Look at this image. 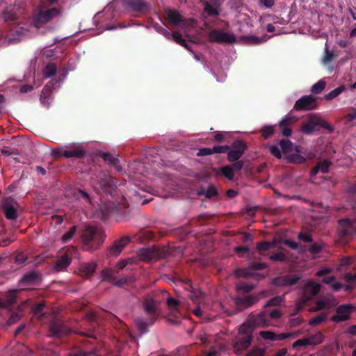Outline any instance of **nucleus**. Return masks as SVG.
Here are the masks:
<instances>
[{
  "label": "nucleus",
  "mask_w": 356,
  "mask_h": 356,
  "mask_svg": "<svg viewBox=\"0 0 356 356\" xmlns=\"http://www.w3.org/2000/svg\"><path fill=\"white\" fill-rule=\"evenodd\" d=\"M72 195L74 197V199L76 200L83 201L84 202H86V203L91 202V198H90V195L87 192H86L83 190H81L79 188H76V189L73 190Z\"/></svg>",
  "instance_id": "cd10ccee"
},
{
  "label": "nucleus",
  "mask_w": 356,
  "mask_h": 356,
  "mask_svg": "<svg viewBox=\"0 0 356 356\" xmlns=\"http://www.w3.org/2000/svg\"><path fill=\"white\" fill-rule=\"evenodd\" d=\"M49 330L50 335L53 337H61L72 332L62 321L58 318H54L51 321Z\"/></svg>",
  "instance_id": "9b49d317"
},
{
  "label": "nucleus",
  "mask_w": 356,
  "mask_h": 356,
  "mask_svg": "<svg viewBox=\"0 0 356 356\" xmlns=\"http://www.w3.org/2000/svg\"><path fill=\"white\" fill-rule=\"evenodd\" d=\"M104 238L105 234L102 229L92 226L86 227L81 234L83 250L92 252L99 249Z\"/></svg>",
  "instance_id": "f257e3e1"
},
{
  "label": "nucleus",
  "mask_w": 356,
  "mask_h": 356,
  "mask_svg": "<svg viewBox=\"0 0 356 356\" xmlns=\"http://www.w3.org/2000/svg\"><path fill=\"white\" fill-rule=\"evenodd\" d=\"M309 345H311L309 339H308V338H303L295 341L293 344V347L296 348L298 347H305Z\"/></svg>",
  "instance_id": "6e6d98bb"
},
{
  "label": "nucleus",
  "mask_w": 356,
  "mask_h": 356,
  "mask_svg": "<svg viewBox=\"0 0 356 356\" xmlns=\"http://www.w3.org/2000/svg\"><path fill=\"white\" fill-rule=\"evenodd\" d=\"M204 10L209 16H218L219 9L217 6L212 5L211 3L205 1L203 3Z\"/></svg>",
  "instance_id": "c756f323"
},
{
  "label": "nucleus",
  "mask_w": 356,
  "mask_h": 356,
  "mask_svg": "<svg viewBox=\"0 0 356 356\" xmlns=\"http://www.w3.org/2000/svg\"><path fill=\"white\" fill-rule=\"evenodd\" d=\"M213 154L212 148L202 147L200 148L197 154L198 156H203Z\"/></svg>",
  "instance_id": "69168bd1"
},
{
  "label": "nucleus",
  "mask_w": 356,
  "mask_h": 356,
  "mask_svg": "<svg viewBox=\"0 0 356 356\" xmlns=\"http://www.w3.org/2000/svg\"><path fill=\"white\" fill-rule=\"evenodd\" d=\"M1 15L3 20L6 22H13L16 19V13L10 8L4 9Z\"/></svg>",
  "instance_id": "2f4dec72"
},
{
  "label": "nucleus",
  "mask_w": 356,
  "mask_h": 356,
  "mask_svg": "<svg viewBox=\"0 0 356 356\" xmlns=\"http://www.w3.org/2000/svg\"><path fill=\"white\" fill-rule=\"evenodd\" d=\"M326 83L323 80H320L314 84L311 88V92L314 94H320L325 88Z\"/></svg>",
  "instance_id": "a19ab883"
},
{
  "label": "nucleus",
  "mask_w": 356,
  "mask_h": 356,
  "mask_svg": "<svg viewBox=\"0 0 356 356\" xmlns=\"http://www.w3.org/2000/svg\"><path fill=\"white\" fill-rule=\"evenodd\" d=\"M76 230H77L76 226H75V225L72 226L70 228V229L63 235V236L61 238L62 242L64 243H68L69 241H70L73 238L74 234H76Z\"/></svg>",
  "instance_id": "473e14b6"
},
{
  "label": "nucleus",
  "mask_w": 356,
  "mask_h": 356,
  "mask_svg": "<svg viewBox=\"0 0 356 356\" xmlns=\"http://www.w3.org/2000/svg\"><path fill=\"white\" fill-rule=\"evenodd\" d=\"M265 350L263 348L254 346L246 356H264Z\"/></svg>",
  "instance_id": "864d4df0"
},
{
  "label": "nucleus",
  "mask_w": 356,
  "mask_h": 356,
  "mask_svg": "<svg viewBox=\"0 0 356 356\" xmlns=\"http://www.w3.org/2000/svg\"><path fill=\"white\" fill-rule=\"evenodd\" d=\"M229 145H216L212 147L213 154L226 153L229 150Z\"/></svg>",
  "instance_id": "5fc2aeb1"
},
{
  "label": "nucleus",
  "mask_w": 356,
  "mask_h": 356,
  "mask_svg": "<svg viewBox=\"0 0 356 356\" xmlns=\"http://www.w3.org/2000/svg\"><path fill=\"white\" fill-rule=\"evenodd\" d=\"M259 335L264 339L272 341H276L277 334L272 331H261L259 332Z\"/></svg>",
  "instance_id": "8fccbe9b"
},
{
  "label": "nucleus",
  "mask_w": 356,
  "mask_h": 356,
  "mask_svg": "<svg viewBox=\"0 0 356 356\" xmlns=\"http://www.w3.org/2000/svg\"><path fill=\"white\" fill-rule=\"evenodd\" d=\"M101 275L104 281H108L111 283L113 280H115V277L113 275V271L109 268H105L102 270Z\"/></svg>",
  "instance_id": "79ce46f5"
},
{
  "label": "nucleus",
  "mask_w": 356,
  "mask_h": 356,
  "mask_svg": "<svg viewBox=\"0 0 356 356\" xmlns=\"http://www.w3.org/2000/svg\"><path fill=\"white\" fill-rule=\"evenodd\" d=\"M97 263L95 261L81 262L79 264L76 272L85 278H90L95 272Z\"/></svg>",
  "instance_id": "6ab92c4d"
},
{
  "label": "nucleus",
  "mask_w": 356,
  "mask_h": 356,
  "mask_svg": "<svg viewBox=\"0 0 356 356\" xmlns=\"http://www.w3.org/2000/svg\"><path fill=\"white\" fill-rule=\"evenodd\" d=\"M252 339V329L248 325H241L238 330V336L236 338L233 345L234 352L236 355H241L250 346Z\"/></svg>",
  "instance_id": "f03ea898"
},
{
  "label": "nucleus",
  "mask_w": 356,
  "mask_h": 356,
  "mask_svg": "<svg viewBox=\"0 0 356 356\" xmlns=\"http://www.w3.org/2000/svg\"><path fill=\"white\" fill-rule=\"evenodd\" d=\"M208 39L211 42L220 44H234L236 42V36L233 33L223 32L219 29H213L208 34Z\"/></svg>",
  "instance_id": "0eeeda50"
},
{
  "label": "nucleus",
  "mask_w": 356,
  "mask_h": 356,
  "mask_svg": "<svg viewBox=\"0 0 356 356\" xmlns=\"http://www.w3.org/2000/svg\"><path fill=\"white\" fill-rule=\"evenodd\" d=\"M122 6L134 17H139L149 10V5L145 0H122Z\"/></svg>",
  "instance_id": "7ed1b4c3"
},
{
  "label": "nucleus",
  "mask_w": 356,
  "mask_h": 356,
  "mask_svg": "<svg viewBox=\"0 0 356 356\" xmlns=\"http://www.w3.org/2000/svg\"><path fill=\"white\" fill-rule=\"evenodd\" d=\"M143 307L149 317L150 325H153L160 314L157 302L153 298L147 297L143 300Z\"/></svg>",
  "instance_id": "9d476101"
},
{
  "label": "nucleus",
  "mask_w": 356,
  "mask_h": 356,
  "mask_svg": "<svg viewBox=\"0 0 356 356\" xmlns=\"http://www.w3.org/2000/svg\"><path fill=\"white\" fill-rule=\"evenodd\" d=\"M230 149L227 152V160L229 162H234L238 160L247 149V145L243 140H234L229 146Z\"/></svg>",
  "instance_id": "1a4fd4ad"
},
{
  "label": "nucleus",
  "mask_w": 356,
  "mask_h": 356,
  "mask_svg": "<svg viewBox=\"0 0 356 356\" xmlns=\"http://www.w3.org/2000/svg\"><path fill=\"white\" fill-rule=\"evenodd\" d=\"M284 302V298L283 296H275L265 304L264 307L280 306Z\"/></svg>",
  "instance_id": "4c0bfd02"
},
{
  "label": "nucleus",
  "mask_w": 356,
  "mask_h": 356,
  "mask_svg": "<svg viewBox=\"0 0 356 356\" xmlns=\"http://www.w3.org/2000/svg\"><path fill=\"white\" fill-rule=\"evenodd\" d=\"M246 40L249 42H250L251 44H259L265 41H266V36H263V37H257V36H254V35H250V36H247L245 38Z\"/></svg>",
  "instance_id": "3c124183"
},
{
  "label": "nucleus",
  "mask_w": 356,
  "mask_h": 356,
  "mask_svg": "<svg viewBox=\"0 0 356 356\" xmlns=\"http://www.w3.org/2000/svg\"><path fill=\"white\" fill-rule=\"evenodd\" d=\"M272 246L271 243L268 241H262L257 244V249L259 252H264L269 250Z\"/></svg>",
  "instance_id": "4d7b16f0"
},
{
  "label": "nucleus",
  "mask_w": 356,
  "mask_h": 356,
  "mask_svg": "<svg viewBox=\"0 0 356 356\" xmlns=\"http://www.w3.org/2000/svg\"><path fill=\"white\" fill-rule=\"evenodd\" d=\"M259 301L257 296L252 294H238L234 298V302L239 311H243L254 305Z\"/></svg>",
  "instance_id": "ddd939ff"
},
{
  "label": "nucleus",
  "mask_w": 356,
  "mask_h": 356,
  "mask_svg": "<svg viewBox=\"0 0 356 356\" xmlns=\"http://www.w3.org/2000/svg\"><path fill=\"white\" fill-rule=\"evenodd\" d=\"M269 258L273 261H283L286 257L282 252H275L270 255Z\"/></svg>",
  "instance_id": "e2e57ef3"
},
{
  "label": "nucleus",
  "mask_w": 356,
  "mask_h": 356,
  "mask_svg": "<svg viewBox=\"0 0 356 356\" xmlns=\"http://www.w3.org/2000/svg\"><path fill=\"white\" fill-rule=\"evenodd\" d=\"M102 158L104 161L108 162L109 164L115 167H117L119 163V160L113 154L108 152H104L102 154Z\"/></svg>",
  "instance_id": "e433bc0d"
},
{
  "label": "nucleus",
  "mask_w": 356,
  "mask_h": 356,
  "mask_svg": "<svg viewBox=\"0 0 356 356\" xmlns=\"http://www.w3.org/2000/svg\"><path fill=\"white\" fill-rule=\"evenodd\" d=\"M46 307V303L44 301L40 302L37 305H34L32 308L33 313L34 315L38 316L39 318L44 316V314L42 313V310Z\"/></svg>",
  "instance_id": "ea45409f"
},
{
  "label": "nucleus",
  "mask_w": 356,
  "mask_h": 356,
  "mask_svg": "<svg viewBox=\"0 0 356 356\" xmlns=\"http://www.w3.org/2000/svg\"><path fill=\"white\" fill-rule=\"evenodd\" d=\"M298 238L299 241L305 243H312L313 241L311 234H307L302 232L298 234Z\"/></svg>",
  "instance_id": "13d9d810"
},
{
  "label": "nucleus",
  "mask_w": 356,
  "mask_h": 356,
  "mask_svg": "<svg viewBox=\"0 0 356 356\" xmlns=\"http://www.w3.org/2000/svg\"><path fill=\"white\" fill-rule=\"evenodd\" d=\"M70 356H93V353L92 352L80 350L72 353Z\"/></svg>",
  "instance_id": "338daca9"
},
{
  "label": "nucleus",
  "mask_w": 356,
  "mask_h": 356,
  "mask_svg": "<svg viewBox=\"0 0 356 356\" xmlns=\"http://www.w3.org/2000/svg\"><path fill=\"white\" fill-rule=\"evenodd\" d=\"M59 15L58 9L52 8L47 10H40L33 18L35 25L38 27L50 22Z\"/></svg>",
  "instance_id": "f8f14e48"
},
{
  "label": "nucleus",
  "mask_w": 356,
  "mask_h": 356,
  "mask_svg": "<svg viewBox=\"0 0 356 356\" xmlns=\"http://www.w3.org/2000/svg\"><path fill=\"white\" fill-rule=\"evenodd\" d=\"M279 144L284 153L286 154L291 151L293 143L289 139H282Z\"/></svg>",
  "instance_id": "49530a36"
},
{
  "label": "nucleus",
  "mask_w": 356,
  "mask_h": 356,
  "mask_svg": "<svg viewBox=\"0 0 356 356\" xmlns=\"http://www.w3.org/2000/svg\"><path fill=\"white\" fill-rule=\"evenodd\" d=\"M136 324L140 331L142 332H145L147 331L148 326L151 325L150 322L149 321V318L147 321H145L141 318H137L135 320Z\"/></svg>",
  "instance_id": "58836bf2"
},
{
  "label": "nucleus",
  "mask_w": 356,
  "mask_h": 356,
  "mask_svg": "<svg viewBox=\"0 0 356 356\" xmlns=\"http://www.w3.org/2000/svg\"><path fill=\"white\" fill-rule=\"evenodd\" d=\"M39 281V274L34 271L25 274L21 280L23 285L29 286L36 284Z\"/></svg>",
  "instance_id": "a878e982"
},
{
  "label": "nucleus",
  "mask_w": 356,
  "mask_h": 356,
  "mask_svg": "<svg viewBox=\"0 0 356 356\" xmlns=\"http://www.w3.org/2000/svg\"><path fill=\"white\" fill-rule=\"evenodd\" d=\"M326 319L327 315L325 314H321L311 318L309 321V325L316 326L324 322Z\"/></svg>",
  "instance_id": "37998d69"
},
{
  "label": "nucleus",
  "mask_w": 356,
  "mask_h": 356,
  "mask_svg": "<svg viewBox=\"0 0 356 356\" xmlns=\"http://www.w3.org/2000/svg\"><path fill=\"white\" fill-rule=\"evenodd\" d=\"M267 266V264L265 263L253 262L249 268H237L235 270L234 274L236 277H244L245 279L252 277L254 280H259L261 277V275L252 271L263 270L266 268Z\"/></svg>",
  "instance_id": "20e7f679"
},
{
  "label": "nucleus",
  "mask_w": 356,
  "mask_h": 356,
  "mask_svg": "<svg viewBox=\"0 0 356 356\" xmlns=\"http://www.w3.org/2000/svg\"><path fill=\"white\" fill-rule=\"evenodd\" d=\"M130 238L124 236L114 241L113 244L108 248V254L116 257L120 255L123 248L129 243Z\"/></svg>",
  "instance_id": "a211bd4d"
},
{
  "label": "nucleus",
  "mask_w": 356,
  "mask_h": 356,
  "mask_svg": "<svg viewBox=\"0 0 356 356\" xmlns=\"http://www.w3.org/2000/svg\"><path fill=\"white\" fill-rule=\"evenodd\" d=\"M172 39H173V40L175 42H177V44L184 47L188 51H192L190 46L187 44L186 41L182 38L181 35L179 33H177V32L172 33Z\"/></svg>",
  "instance_id": "7c9ffc66"
},
{
  "label": "nucleus",
  "mask_w": 356,
  "mask_h": 356,
  "mask_svg": "<svg viewBox=\"0 0 356 356\" xmlns=\"http://www.w3.org/2000/svg\"><path fill=\"white\" fill-rule=\"evenodd\" d=\"M321 250L322 245L318 243H313L308 248L309 252L313 254H318Z\"/></svg>",
  "instance_id": "052dcab7"
},
{
  "label": "nucleus",
  "mask_w": 356,
  "mask_h": 356,
  "mask_svg": "<svg viewBox=\"0 0 356 356\" xmlns=\"http://www.w3.org/2000/svg\"><path fill=\"white\" fill-rule=\"evenodd\" d=\"M270 321L268 318L266 312H261L257 314H251L246 323L241 325H248L252 329V333L257 327H264L270 325Z\"/></svg>",
  "instance_id": "423d86ee"
},
{
  "label": "nucleus",
  "mask_w": 356,
  "mask_h": 356,
  "mask_svg": "<svg viewBox=\"0 0 356 356\" xmlns=\"http://www.w3.org/2000/svg\"><path fill=\"white\" fill-rule=\"evenodd\" d=\"M85 156L84 149L79 146L67 147L65 146V149L63 152V156L65 158H75L81 159Z\"/></svg>",
  "instance_id": "4be33fe9"
},
{
  "label": "nucleus",
  "mask_w": 356,
  "mask_h": 356,
  "mask_svg": "<svg viewBox=\"0 0 356 356\" xmlns=\"http://www.w3.org/2000/svg\"><path fill=\"white\" fill-rule=\"evenodd\" d=\"M222 174L229 180H232L234 177L233 168L231 165H225L221 168Z\"/></svg>",
  "instance_id": "09e8293b"
},
{
  "label": "nucleus",
  "mask_w": 356,
  "mask_h": 356,
  "mask_svg": "<svg viewBox=\"0 0 356 356\" xmlns=\"http://www.w3.org/2000/svg\"><path fill=\"white\" fill-rule=\"evenodd\" d=\"M17 202L12 197L5 198L2 201V209L8 220H16L18 217Z\"/></svg>",
  "instance_id": "4468645a"
},
{
  "label": "nucleus",
  "mask_w": 356,
  "mask_h": 356,
  "mask_svg": "<svg viewBox=\"0 0 356 356\" xmlns=\"http://www.w3.org/2000/svg\"><path fill=\"white\" fill-rule=\"evenodd\" d=\"M199 196H204L206 199H211L213 197L218 196V192L214 185H209L207 188L201 187L197 191Z\"/></svg>",
  "instance_id": "b1692460"
},
{
  "label": "nucleus",
  "mask_w": 356,
  "mask_h": 356,
  "mask_svg": "<svg viewBox=\"0 0 356 356\" xmlns=\"http://www.w3.org/2000/svg\"><path fill=\"white\" fill-rule=\"evenodd\" d=\"M299 280L300 277L296 275H287L275 277L273 279V283L276 286H292L296 284Z\"/></svg>",
  "instance_id": "412c9836"
},
{
  "label": "nucleus",
  "mask_w": 356,
  "mask_h": 356,
  "mask_svg": "<svg viewBox=\"0 0 356 356\" xmlns=\"http://www.w3.org/2000/svg\"><path fill=\"white\" fill-rule=\"evenodd\" d=\"M331 165V162L328 160H323V161H321L318 163L316 165L318 168H319V170L322 173H327L329 171V168Z\"/></svg>",
  "instance_id": "603ef678"
},
{
  "label": "nucleus",
  "mask_w": 356,
  "mask_h": 356,
  "mask_svg": "<svg viewBox=\"0 0 356 356\" xmlns=\"http://www.w3.org/2000/svg\"><path fill=\"white\" fill-rule=\"evenodd\" d=\"M308 339H309L311 345H317L321 343L323 341L324 336L321 332H318L315 334L308 337Z\"/></svg>",
  "instance_id": "a18cd8bd"
},
{
  "label": "nucleus",
  "mask_w": 356,
  "mask_h": 356,
  "mask_svg": "<svg viewBox=\"0 0 356 356\" xmlns=\"http://www.w3.org/2000/svg\"><path fill=\"white\" fill-rule=\"evenodd\" d=\"M270 152L277 159L282 158V153L280 148L277 145L269 146Z\"/></svg>",
  "instance_id": "bf43d9fd"
},
{
  "label": "nucleus",
  "mask_w": 356,
  "mask_h": 356,
  "mask_svg": "<svg viewBox=\"0 0 356 356\" xmlns=\"http://www.w3.org/2000/svg\"><path fill=\"white\" fill-rule=\"evenodd\" d=\"M167 305L170 309H175L179 305V302L175 298L169 297L167 299Z\"/></svg>",
  "instance_id": "680f3d73"
},
{
  "label": "nucleus",
  "mask_w": 356,
  "mask_h": 356,
  "mask_svg": "<svg viewBox=\"0 0 356 356\" xmlns=\"http://www.w3.org/2000/svg\"><path fill=\"white\" fill-rule=\"evenodd\" d=\"M353 309L352 305H342L336 309V314L331 317V321L334 323H340L350 318V314Z\"/></svg>",
  "instance_id": "dca6fc26"
},
{
  "label": "nucleus",
  "mask_w": 356,
  "mask_h": 356,
  "mask_svg": "<svg viewBox=\"0 0 356 356\" xmlns=\"http://www.w3.org/2000/svg\"><path fill=\"white\" fill-rule=\"evenodd\" d=\"M346 89L344 86H340L325 95L326 100H331L339 96Z\"/></svg>",
  "instance_id": "f704fd0d"
},
{
  "label": "nucleus",
  "mask_w": 356,
  "mask_h": 356,
  "mask_svg": "<svg viewBox=\"0 0 356 356\" xmlns=\"http://www.w3.org/2000/svg\"><path fill=\"white\" fill-rule=\"evenodd\" d=\"M164 19L173 27H177L181 23L186 21L185 17L181 15L175 9H168L165 10Z\"/></svg>",
  "instance_id": "aec40b11"
},
{
  "label": "nucleus",
  "mask_w": 356,
  "mask_h": 356,
  "mask_svg": "<svg viewBox=\"0 0 356 356\" xmlns=\"http://www.w3.org/2000/svg\"><path fill=\"white\" fill-rule=\"evenodd\" d=\"M316 107V98L312 95H305L296 102L293 108L296 111H310Z\"/></svg>",
  "instance_id": "2eb2a0df"
},
{
  "label": "nucleus",
  "mask_w": 356,
  "mask_h": 356,
  "mask_svg": "<svg viewBox=\"0 0 356 356\" xmlns=\"http://www.w3.org/2000/svg\"><path fill=\"white\" fill-rule=\"evenodd\" d=\"M343 278L348 283L353 284L356 282V274H352L350 273H346Z\"/></svg>",
  "instance_id": "774afa93"
},
{
  "label": "nucleus",
  "mask_w": 356,
  "mask_h": 356,
  "mask_svg": "<svg viewBox=\"0 0 356 356\" xmlns=\"http://www.w3.org/2000/svg\"><path fill=\"white\" fill-rule=\"evenodd\" d=\"M189 289L188 296L195 305H200L203 300V293L200 290L194 289L191 283L188 284Z\"/></svg>",
  "instance_id": "393cba45"
},
{
  "label": "nucleus",
  "mask_w": 356,
  "mask_h": 356,
  "mask_svg": "<svg viewBox=\"0 0 356 356\" xmlns=\"http://www.w3.org/2000/svg\"><path fill=\"white\" fill-rule=\"evenodd\" d=\"M138 256L141 259L149 261L153 259L154 252L149 248L140 249L138 252Z\"/></svg>",
  "instance_id": "c9c22d12"
},
{
  "label": "nucleus",
  "mask_w": 356,
  "mask_h": 356,
  "mask_svg": "<svg viewBox=\"0 0 356 356\" xmlns=\"http://www.w3.org/2000/svg\"><path fill=\"white\" fill-rule=\"evenodd\" d=\"M302 320L300 317H295L290 318L288 324L290 327H294L300 325L302 323Z\"/></svg>",
  "instance_id": "0e129e2a"
},
{
  "label": "nucleus",
  "mask_w": 356,
  "mask_h": 356,
  "mask_svg": "<svg viewBox=\"0 0 356 356\" xmlns=\"http://www.w3.org/2000/svg\"><path fill=\"white\" fill-rule=\"evenodd\" d=\"M57 70V67L55 63H51L47 65L44 69L43 74L45 78H50L53 76Z\"/></svg>",
  "instance_id": "72a5a7b5"
},
{
  "label": "nucleus",
  "mask_w": 356,
  "mask_h": 356,
  "mask_svg": "<svg viewBox=\"0 0 356 356\" xmlns=\"http://www.w3.org/2000/svg\"><path fill=\"white\" fill-rule=\"evenodd\" d=\"M317 127L324 128L330 131L333 130L332 127L325 120L319 118H312L309 121L302 123L301 131L307 135H311L314 131L318 130Z\"/></svg>",
  "instance_id": "39448f33"
},
{
  "label": "nucleus",
  "mask_w": 356,
  "mask_h": 356,
  "mask_svg": "<svg viewBox=\"0 0 356 356\" xmlns=\"http://www.w3.org/2000/svg\"><path fill=\"white\" fill-rule=\"evenodd\" d=\"M275 133L273 126L265 125L261 129V134L263 138L267 139L272 136Z\"/></svg>",
  "instance_id": "c03bdc74"
},
{
  "label": "nucleus",
  "mask_w": 356,
  "mask_h": 356,
  "mask_svg": "<svg viewBox=\"0 0 356 356\" xmlns=\"http://www.w3.org/2000/svg\"><path fill=\"white\" fill-rule=\"evenodd\" d=\"M353 208L356 211V202L353 204ZM337 231L341 237L356 234V218L353 220L348 218L340 220Z\"/></svg>",
  "instance_id": "6e6552de"
},
{
  "label": "nucleus",
  "mask_w": 356,
  "mask_h": 356,
  "mask_svg": "<svg viewBox=\"0 0 356 356\" xmlns=\"http://www.w3.org/2000/svg\"><path fill=\"white\" fill-rule=\"evenodd\" d=\"M254 285L252 284H248L243 281L238 282L236 284V290L238 294H248L254 289Z\"/></svg>",
  "instance_id": "bb28decb"
},
{
  "label": "nucleus",
  "mask_w": 356,
  "mask_h": 356,
  "mask_svg": "<svg viewBox=\"0 0 356 356\" xmlns=\"http://www.w3.org/2000/svg\"><path fill=\"white\" fill-rule=\"evenodd\" d=\"M296 120V118L293 116H286L279 123L280 127L281 128L282 135L284 137H289L291 135L292 131L289 128V126L293 124Z\"/></svg>",
  "instance_id": "5701e85b"
},
{
  "label": "nucleus",
  "mask_w": 356,
  "mask_h": 356,
  "mask_svg": "<svg viewBox=\"0 0 356 356\" xmlns=\"http://www.w3.org/2000/svg\"><path fill=\"white\" fill-rule=\"evenodd\" d=\"M154 28L158 33L162 34L166 39H172V33L169 32L167 29L161 26L159 24H155L154 25Z\"/></svg>",
  "instance_id": "de8ad7c7"
},
{
  "label": "nucleus",
  "mask_w": 356,
  "mask_h": 356,
  "mask_svg": "<svg viewBox=\"0 0 356 356\" xmlns=\"http://www.w3.org/2000/svg\"><path fill=\"white\" fill-rule=\"evenodd\" d=\"M320 289V284L314 281L308 282L303 288L302 300L307 302L312 300L318 293Z\"/></svg>",
  "instance_id": "f3484780"
},
{
  "label": "nucleus",
  "mask_w": 356,
  "mask_h": 356,
  "mask_svg": "<svg viewBox=\"0 0 356 356\" xmlns=\"http://www.w3.org/2000/svg\"><path fill=\"white\" fill-rule=\"evenodd\" d=\"M71 263V259L67 255L60 257L55 263V269L57 271L66 268Z\"/></svg>",
  "instance_id": "c85d7f7f"
}]
</instances>
